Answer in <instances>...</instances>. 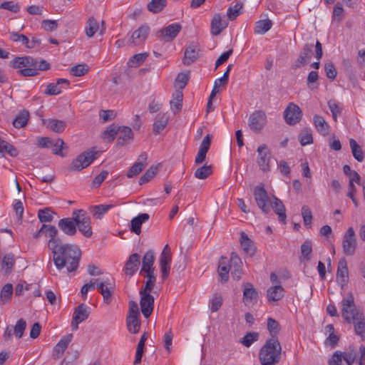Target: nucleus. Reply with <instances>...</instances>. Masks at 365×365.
<instances>
[{
	"instance_id": "nucleus-1",
	"label": "nucleus",
	"mask_w": 365,
	"mask_h": 365,
	"mask_svg": "<svg viewBox=\"0 0 365 365\" xmlns=\"http://www.w3.org/2000/svg\"><path fill=\"white\" fill-rule=\"evenodd\" d=\"M47 246L58 270L66 269L67 272H72L78 269L81 252L76 245L63 243L57 237L55 240L48 241Z\"/></svg>"
},
{
	"instance_id": "nucleus-2",
	"label": "nucleus",
	"mask_w": 365,
	"mask_h": 365,
	"mask_svg": "<svg viewBox=\"0 0 365 365\" xmlns=\"http://www.w3.org/2000/svg\"><path fill=\"white\" fill-rule=\"evenodd\" d=\"M341 304L343 318L346 322L354 324L355 334L360 336L364 340L365 339V317L363 312L356 307L352 294L349 293L341 300Z\"/></svg>"
},
{
	"instance_id": "nucleus-3",
	"label": "nucleus",
	"mask_w": 365,
	"mask_h": 365,
	"mask_svg": "<svg viewBox=\"0 0 365 365\" xmlns=\"http://www.w3.org/2000/svg\"><path fill=\"white\" fill-rule=\"evenodd\" d=\"M10 66L19 68L17 73L24 77L36 76L39 71H47L51 65L44 59L34 58L30 56H18L10 61Z\"/></svg>"
},
{
	"instance_id": "nucleus-4",
	"label": "nucleus",
	"mask_w": 365,
	"mask_h": 365,
	"mask_svg": "<svg viewBox=\"0 0 365 365\" xmlns=\"http://www.w3.org/2000/svg\"><path fill=\"white\" fill-rule=\"evenodd\" d=\"M282 346L277 338L267 339L259 353L262 365H275L281 359Z\"/></svg>"
},
{
	"instance_id": "nucleus-5",
	"label": "nucleus",
	"mask_w": 365,
	"mask_h": 365,
	"mask_svg": "<svg viewBox=\"0 0 365 365\" xmlns=\"http://www.w3.org/2000/svg\"><path fill=\"white\" fill-rule=\"evenodd\" d=\"M72 215L79 232L86 237H91L93 235L91 227V219L87 212L82 209L76 210L73 212Z\"/></svg>"
},
{
	"instance_id": "nucleus-6",
	"label": "nucleus",
	"mask_w": 365,
	"mask_h": 365,
	"mask_svg": "<svg viewBox=\"0 0 365 365\" xmlns=\"http://www.w3.org/2000/svg\"><path fill=\"white\" fill-rule=\"evenodd\" d=\"M98 152L93 148L78 155L71 163L68 168L70 171H81L89 166L96 158Z\"/></svg>"
},
{
	"instance_id": "nucleus-7",
	"label": "nucleus",
	"mask_w": 365,
	"mask_h": 365,
	"mask_svg": "<svg viewBox=\"0 0 365 365\" xmlns=\"http://www.w3.org/2000/svg\"><path fill=\"white\" fill-rule=\"evenodd\" d=\"M254 197L258 207L263 213L267 214L270 212L272 202L264 185H257L255 187L254 190Z\"/></svg>"
},
{
	"instance_id": "nucleus-8",
	"label": "nucleus",
	"mask_w": 365,
	"mask_h": 365,
	"mask_svg": "<svg viewBox=\"0 0 365 365\" xmlns=\"http://www.w3.org/2000/svg\"><path fill=\"white\" fill-rule=\"evenodd\" d=\"M90 315V308L85 304H81L74 309L71 327L72 330H77L78 324L86 320Z\"/></svg>"
},
{
	"instance_id": "nucleus-9",
	"label": "nucleus",
	"mask_w": 365,
	"mask_h": 365,
	"mask_svg": "<svg viewBox=\"0 0 365 365\" xmlns=\"http://www.w3.org/2000/svg\"><path fill=\"white\" fill-rule=\"evenodd\" d=\"M267 123V115L262 110H255L249 118L248 125L250 129L256 133H259Z\"/></svg>"
},
{
	"instance_id": "nucleus-10",
	"label": "nucleus",
	"mask_w": 365,
	"mask_h": 365,
	"mask_svg": "<svg viewBox=\"0 0 365 365\" xmlns=\"http://www.w3.org/2000/svg\"><path fill=\"white\" fill-rule=\"evenodd\" d=\"M343 251L346 255L351 256L356 248L355 232L353 227H349L344 235L342 241Z\"/></svg>"
},
{
	"instance_id": "nucleus-11",
	"label": "nucleus",
	"mask_w": 365,
	"mask_h": 365,
	"mask_svg": "<svg viewBox=\"0 0 365 365\" xmlns=\"http://www.w3.org/2000/svg\"><path fill=\"white\" fill-rule=\"evenodd\" d=\"M243 297L242 302L246 307H251L257 302L259 294L253 284L250 282L242 284Z\"/></svg>"
},
{
	"instance_id": "nucleus-12",
	"label": "nucleus",
	"mask_w": 365,
	"mask_h": 365,
	"mask_svg": "<svg viewBox=\"0 0 365 365\" xmlns=\"http://www.w3.org/2000/svg\"><path fill=\"white\" fill-rule=\"evenodd\" d=\"M151 292L140 291V305L143 315L148 318L153 312L154 307V297L150 294Z\"/></svg>"
},
{
	"instance_id": "nucleus-13",
	"label": "nucleus",
	"mask_w": 365,
	"mask_h": 365,
	"mask_svg": "<svg viewBox=\"0 0 365 365\" xmlns=\"http://www.w3.org/2000/svg\"><path fill=\"white\" fill-rule=\"evenodd\" d=\"M150 33V27L148 24H144L135 30L129 40L128 45L130 46H139L145 42Z\"/></svg>"
},
{
	"instance_id": "nucleus-14",
	"label": "nucleus",
	"mask_w": 365,
	"mask_h": 365,
	"mask_svg": "<svg viewBox=\"0 0 365 365\" xmlns=\"http://www.w3.org/2000/svg\"><path fill=\"white\" fill-rule=\"evenodd\" d=\"M302 115V113L300 108L293 103H289L284 111V120L289 125H295L299 123Z\"/></svg>"
},
{
	"instance_id": "nucleus-15",
	"label": "nucleus",
	"mask_w": 365,
	"mask_h": 365,
	"mask_svg": "<svg viewBox=\"0 0 365 365\" xmlns=\"http://www.w3.org/2000/svg\"><path fill=\"white\" fill-rule=\"evenodd\" d=\"M257 164L263 172L270 170V151L265 144L260 145L257 150Z\"/></svg>"
},
{
	"instance_id": "nucleus-16",
	"label": "nucleus",
	"mask_w": 365,
	"mask_h": 365,
	"mask_svg": "<svg viewBox=\"0 0 365 365\" xmlns=\"http://www.w3.org/2000/svg\"><path fill=\"white\" fill-rule=\"evenodd\" d=\"M231 275L235 280H240L242 275V262L240 257L235 253L232 252L229 261Z\"/></svg>"
},
{
	"instance_id": "nucleus-17",
	"label": "nucleus",
	"mask_w": 365,
	"mask_h": 365,
	"mask_svg": "<svg viewBox=\"0 0 365 365\" xmlns=\"http://www.w3.org/2000/svg\"><path fill=\"white\" fill-rule=\"evenodd\" d=\"M148 154L142 152L135 163L129 168L127 176L129 178L138 175L147 165Z\"/></svg>"
},
{
	"instance_id": "nucleus-18",
	"label": "nucleus",
	"mask_w": 365,
	"mask_h": 365,
	"mask_svg": "<svg viewBox=\"0 0 365 365\" xmlns=\"http://www.w3.org/2000/svg\"><path fill=\"white\" fill-rule=\"evenodd\" d=\"M181 28L182 27L180 24L174 23L160 29L158 33H160V36L162 39L165 41L169 42L173 41L177 36L181 30Z\"/></svg>"
},
{
	"instance_id": "nucleus-19",
	"label": "nucleus",
	"mask_w": 365,
	"mask_h": 365,
	"mask_svg": "<svg viewBox=\"0 0 365 365\" xmlns=\"http://www.w3.org/2000/svg\"><path fill=\"white\" fill-rule=\"evenodd\" d=\"M314 46L313 43H305L296 61V63L294 65V68H299L301 66H304L310 61L312 56Z\"/></svg>"
},
{
	"instance_id": "nucleus-20",
	"label": "nucleus",
	"mask_w": 365,
	"mask_h": 365,
	"mask_svg": "<svg viewBox=\"0 0 365 365\" xmlns=\"http://www.w3.org/2000/svg\"><path fill=\"white\" fill-rule=\"evenodd\" d=\"M227 26L228 21L222 20L221 14L216 13L214 14L210 23L211 34L213 36H217L220 34Z\"/></svg>"
},
{
	"instance_id": "nucleus-21",
	"label": "nucleus",
	"mask_w": 365,
	"mask_h": 365,
	"mask_svg": "<svg viewBox=\"0 0 365 365\" xmlns=\"http://www.w3.org/2000/svg\"><path fill=\"white\" fill-rule=\"evenodd\" d=\"M58 226L59 229L66 235L73 236L77 232L76 222L73 220V217L71 218L66 217L62 218L58 221Z\"/></svg>"
},
{
	"instance_id": "nucleus-22",
	"label": "nucleus",
	"mask_w": 365,
	"mask_h": 365,
	"mask_svg": "<svg viewBox=\"0 0 365 365\" xmlns=\"http://www.w3.org/2000/svg\"><path fill=\"white\" fill-rule=\"evenodd\" d=\"M140 264V257L137 253L130 255L125 262L124 272L126 275H133Z\"/></svg>"
},
{
	"instance_id": "nucleus-23",
	"label": "nucleus",
	"mask_w": 365,
	"mask_h": 365,
	"mask_svg": "<svg viewBox=\"0 0 365 365\" xmlns=\"http://www.w3.org/2000/svg\"><path fill=\"white\" fill-rule=\"evenodd\" d=\"M336 278L341 287L345 286L349 281V272L347 262L345 258L339 259L337 267Z\"/></svg>"
},
{
	"instance_id": "nucleus-24",
	"label": "nucleus",
	"mask_w": 365,
	"mask_h": 365,
	"mask_svg": "<svg viewBox=\"0 0 365 365\" xmlns=\"http://www.w3.org/2000/svg\"><path fill=\"white\" fill-rule=\"evenodd\" d=\"M212 135L207 134L200 143L198 153L195 157V163L196 164L202 163L206 158V154L211 145Z\"/></svg>"
},
{
	"instance_id": "nucleus-25",
	"label": "nucleus",
	"mask_w": 365,
	"mask_h": 365,
	"mask_svg": "<svg viewBox=\"0 0 365 365\" xmlns=\"http://www.w3.org/2000/svg\"><path fill=\"white\" fill-rule=\"evenodd\" d=\"M117 144L123 146L128 143L133 138L132 129L128 126H118Z\"/></svg>"
},
{
	"instance_id": "nucleus-26",
	"label": "nucleus",
	"mask_w": 365,
	"mask_h": 365,
	"mask_svg": "<svg viewBox=\"0 0 365 365\" xmlns=\"http://www.w3.org/2000/svg\"><path fill=\"white\" fill-rule=\"evenodd\" d=\"M199 49L197 46L191 44L187 46L184 53L182 63L185 66H189L194 63L199 57Z\"/></svg>"
},
{
	"instance_id": "nucleus-27",
	"label": "nucleus",
	"mask_w": 365,
	"mask_h": 365,
	"mask_svg": "<svg viewBox=\"0 0 365 365\" xmlns=\"http://www.w3.org/2000/svg\"><path fill=\"white\" fill-rule=\"evenodd\" d=\"M58 232V231L55 226L43 224L39 230L34 235V238L38 239L41 234H44L46 237H49L48 241L55 240L57 238Z\"/></svg>"
},
{
	"instance_id": "nucleus-28",
	"label": "nucleus",
	"mask_w": 365,
	"mask_h": 365,
	"mask_svg": "<svg viewBox=\"0 0 365 365\" xmlns=\"http://www.w3.org/2000/svg\"><path fill=\"white\" fill-rule=\"evenodd\" d=\"M169 120V115L168 113H158L155 118L153 132L155 135L160 134L166 127Z\"/></svg>"
},
{
	"instance_id": "nucleus-29",
	"label": "nucleus",
	"mask_w": 365,
	"mask_h": 365,
	"mask_svg": "<svg viewBox=\"0 0 365 365\" xmlns=\"http://www.w3.org/2000/svg\"><path fill=\"white\" fill-rule=\"evenodd\" d=\"M150 218L148 213H141L133 217L130 221V230L132 232L139 235L141 232V225Z\"/></svg>"
},
{
	"instance_id": "nucleus-30",
	"label": "nucleus",
	"mask_w": 365,
	"mask_h": 365,
	"mask_svg": "<svg viewBox=\"0 0 365 365\" xmlns=\"http://www.w3.org/2000/svg\"><path fill=\"white\" fill-rule=\"evenodd\" d=\"M155 260L154 252L153 250L147 251L143 257L142 262V267L140 272V274H143L144 272L155 271L153 267Z\"/></svg>"
},
{
	"instance_id": "nucleus-31",
	"label": "nucleus",
	"mask_w": 365,
	"mask_h": 365,
	"mask_svg": "<svg viewBox=\"0 0 365 365\" xmlns=\"http://www.w3.org/2000/svg\"><path fill=\"white\" fill-rule=\"evenodd\" d=\"M73 339V334H68L66 336H63L55 346L53 349V356L56 358H60L65 350L67 349L68 344Z\"/></svg>"
},
{
	"instance_id": "nucleus-32",
	"label": "nucleus",
	"mask_w": 365,
	"mask_h": 365,
	"mask_svg": "<svg viewBox=\"0 0 365 365\" xmlns=\"http://www.w3.org/2000/svg\"><path fill=\"white\" fill-rule=\"evenodd\" d=\"M230 271V267L227 258L221 257L219 260L217 272L222 282H227L228 281Z\"/></svg>"
},
{
	"instance_id": "nucleus-33",
	"label": "nucleus",
	"mask_w": 365,
	"mask_h": 365,
	"mask_svg": "<svg viewBox=\"0 0 365 365\" xmlns=\"http://www.w3.org/2000/svg\"><path fill=\"white\" fill-rule=\"evenodd\" d=\"M284 295V289L279 284H275L269 287L267 292V297L269 302H277Z\"/></svg>"
},
{
	"instance_id": "nucleus-34",
	"label": "nucleus",
	"mask_w": 365,
	"mask_h": 365,
	"mask_svg": "<svg viewBox=\"0 0 365 365\" xmlns=\"http://www.w3.org/2000/svg\"><path fill=\"white\" fill-rule=\"evenodd\" d=\"M313 123L319 133L323 136L328 135L329 131V125L322 116L319 115H314L313 117Z\"/></svg>"
},
{
	"instance_id": "nucleus-35",
	"label": "nucleus",
	"mask_w": 365,
	"mask_h": 365,
	"mask_svg": "<svg viewBox=\"0 0 365 365\" xmlns=\"http://www.w3.org/2000/svg\"><path fill=\"white\" fill-rule=\"evenodd\" d=\"M240 244L244 252L250 256L255 254V247L253 242L249 238L248 235L242 232L240 234Z\"/></svg>"
},
{
	"instance_id": "nucleus-36",
	"label": "nucleus",
	"mask_w": 365,
	"mask_h": 365,
	"mask_svg": "<svg viewBox=\"0 0 365 365\" xmlns=\"http://www.w3.org/2000/svg\"><path fill=\"white\" fill-rule=\"evenodd\" d=\"M274 202L271 207L274 212L278 215L279 220L283 224L286 223V209L282 202L277 197L274 196Z\"/></svg>"
},
{
	"instance_id": "nucleus-37",
	"label": "nucleus",
	"mask_w": 365,
	"mask_h": 365,
	"mask_svg": "<svg viewBox=\"0 0 365 365\" xmlns=\"http://www.w3.org/2000/svg\"><path fill=\"white\" fill-rule=\"evenodd\" d=\"M171 256L166 255H160L159 259L160 271L162 273V279L163 280L166 279L169 274L170 270V264H171Z\"/></svg>"
},
{
	"instance_id": "nucleus-38",
	"label": "nucleus",
	"mask_w": 365,
	"mask_h": 365,
	"mask_svg": "<svg viewBox=\"0 0 365 365\" xmlns=\"http://www.w3.org/2000/svg\"><path fill=\"white\" fill-rule=\"evenodd\" d=\"M183 95L182 91H177L173 96V100L170 101V109L174 114L179 113L182 107Z\"/></svg>"
},
{
	"instance_id": "nucleus-39",
	"label": "nucleus",
	"mask_w": 365,
	"mask_h": 365,
	"mask_svg": "<svg viewBox=\"0 0 365 365\" xmlns=\"http://www.w3.org/2000/svg\"><path fill=\"white\" fill-rule=\"evenodd\" d=\"M46 127L49 130L59 133H62L65 130L66 123L62 120L50 118L46 120Z\"/></svg>"
},
{
	"instance_id": "nucleus-40",
	"label": "nucleus",
	"mask_w": 365,
	"mask_h": 365,
	"mask_svg": "<svg viewBox=\"0 0 365 365\" xmlns=\"http://www.w3.org/2000/svg\"><path fill=\"white\" fill-rule=\"evenodd\" d=\"M99 29V24L98 21L93 17L91 16L87 22L85 28L86 34L88 38L93 37L94 34Z\"/></svg>"
},
{
	"instance_id": "nucleus-41",
	"label": "nucleus",
	"mask_w": 365,
	"mask_h": 365,
	"mask_svg": "<svg viewBox=\"0 0 365 365\" xmlns=\"http://www.w3.org/2000/svg\"><path fill=\"white\" fill-rule=\"evenodd\" d=\"M167 6V0H151L147 5L148 10L153 14H158Z\"/></svg>"
},
{
	"instance_id": "nucleus-42",
	"label": "nucleus",
	"mask_w": 365,
	"mask_h": 365,
	"mask_svg": "<svg viewBox=\"0 0 365 365\" xmlns=\"http://www.w3.org/2000/svg\"><path fill=\"white\" fill-rule=\"evenodd\" d=\"M113 207V205H94L90 207V211L94 217L101 219L104 215V214L106 213Z\"/></svg>"
},
{
	"instance_id": "nucleus-43",
	"label": "nucleus",
	"mask_w": 365,
	"mask_h": 365,
	"mask_svg": "<svg viewBox=\"0 0 365 365\" xmlns=\"http://www.w3.org/2000/svg\"><path fill=\"white\" fill-rule=\"evenodd\" d=\"M4 153H8L11 157H16L19 154L17 149L14 145L1 139L0 140V154L1 156L4 155Z\"/></svg>"
},
{
	"instance_id": "nucleus-44",
	"label": "nucleus",
	"mask_w": 365,
	"mask_h": 365,
	"mask_svg": "<svg viewBox=\"0 0 365 365\" xmlns=\"http://www.w3.org/2000/svg\"><path fill=\"white\" fill-rule=\"evenodd\" d=\"M29 113L27 110L21 111L13 120V125L16 128L24 127L29 120Z\"/></svg>"
},
{
	"instance_id": "nucleus-45",
	"label": "nucleus",
	"mask_w": 365,
	"mask_h": 365,
	"mask_svg": "<svg viewBox=\"0 0 365 365\" xmlns=\"http://www.w3.org/2000/svg\"><path fill=\"white\" fill-rule=\"evenodd\" d=\"M148 56V53L135 54L128 61V66L131 68H137L143 63Z\"/></svg>"
},
{
	"instance_id": "nucleus-46",
	"label": "nucleus",
	"mask_w": 365,
	"mask_h": 365,
	"mask_svg": "<svg viewBox=\"0 0 365 365\" xmlns=\"http://www.w3.org/2000/svg\"><path fill=\"white\" fill-rule=\"evenodd\" d=\"M272 26V22L270 19H267L259 20L256 22L255 32L259 34H264L268 31Z\"/></svg>"
},
{
	"instance_id": "nucleus-47",
	"label": "nucleus",
	"mask_w": 365,
	"mask_h": 365,
	"mask_svg": "<svg viewBox=\"0 0 365 365\" xmlns=\"http://www.w3.org/2000/svg\"><path fill=\"white\" fill-rule=\"evenodd\" d=\"M15 264L14 255L12 253L6 255L1 262V269L5 270L6 274L11 273L13 266Z\"/></svg>"
},
{
	"instance_id": "nucleus-48",
	"label": "nucleus",
	"mask_w": 365,
	"mask_h": 365,
	"mask_svg": "<svg viewBox=\"0 0 365 365\" xmlns=\"http://www.w3.org/2000/svg\"><path fill=\"white\" fill-rule=\"evenodd\" d=\"M349 144L354 158L357 161L362 162L364 160V156L360 145H359L356 141L352 138L349 140Z\"/></svg>"
},
{
	"instance_id": "nucleus-49",
	"label": "nucleus",
	"mask_w": 365,
	"mask_h": 365,
	"mask_svg": "<svg viewBox=\"0 0 365 365\" xmlns=\"http://www.w3.org/2000/svg\"><path fill=\"white\" fill-rule=\"evenodd\" d=\"M144 273L145 274H143V275L147 278V281L144 288L141 289L140 291L151 292L156 282V275L155 274V271L147 272Z\"/></svg>"
},
{
	"instance_id": "nucleus-50",
	"label": "nucleus",
	"mask_w": 365,
	"mask_h": 365,
	"mask_svg": "<svg viewBox=\"0 0 365 365\" xmlns=\"http://www.w3.org/2000/svg\"><path fill=\"white\" fill-rule=\"evenodd\" d=\"M299 141L302 146L312 143L313 137L310 128H304L301 131L298 137Z\"/></svg>"
},
{
	"instance_id": "nucleus-51",
	"label": "nucleus",
	"mask_w": 365,
	"mask_h": 365,
	"mask_svg": "<svg viewBox=\"0 0 365 365\" xmlns=\"http://www.w3.org/2000/svg\"><path fill=\"white\" fill-rule=\"evenodd\" d=\"M267 329L271 335V338H277V334L280 330L279 322L272 317L267 319Z\"/></svg>"
},
{
	"instance_id": "nucleus-52",
	"label": "nucleus",
	"mask_w": 365,
	"mask_h": 365,
	"mask_svg": "<svg viewBox=\"0 0 365 365\" xmlns=\"http://www.w3.org/2000/svg\"><path fill=\"white\" fill-rule=\"evenodd\" d=\"M212 173V165H203L195 170L194 175L197 179L204 180L208 178Z\"/></svg>"
},
{
	"instance_id": "nucleus-53",
	"label": "nucleus",
	"mask_w": 365,
	"mask_h": 365,
	"mask_svg": "<svg viewBox=\"0 0 365 365\" xmlns=\"http://www.w3.org/2000/svg\"><path fill=\"white\" fill-rule=\"evenodd\" d=\"M158 170V166H150L146 172L140 178L139 184L143 185L149 182L157 173Z\"/></svg>"
},
{
	"instance_id": "nucleus-54",
	"label": "nucleus",
	"mask_w": 365,
	"mask_h": 365,
	"mask_svg": "<svg viewBox=\"0 0 365 365\" xmlns=\"http://www.w3.org/2000/svg\"><path fill=\"white\" fill-rule=\"evenodd\" d=\"M242 6V3L237 2L234 6L229 7L227 12L229 20L233 21L240 16Z\"/></svg>"
},
{
	"instance_id": "nucleus-55",
	"label": "nucleus",
	"mask_w": 365,
	"mask_h": 365,
	"mask_svg": "<svg viewBox=\"0 0 365 365\" xmlns=\"http://www.w3.org/2000/svg\"><path fill=\"white\" fill-rule=\"evenodd\" d=\"M259 339V334L257 332H247L241 339L240 342L246 347H250L255 341Z\"/></svg>"
},
{
	"instance_id": "nucleus-56",
	"label": "nucleus",
	"mask_w": 365,
	"mask_h": 365,
	"mask_svg": "<svg viewBox=\"0 0 365 365\" xmlns=\"http://www.w3.org/2000/svg\"><path fill=\"white\" fill-rule=\"evenodd\" d=\"M13 294V286L11 284H5L0 293V299L3 303L8 302Z\"/></svg>"
},
{
	"instance_id": "nucleus-57",
	"label": "nucleus",
	"mask_w": 365,
	"mask_h": 365,
	"mask_svg": "<svg viewBox=\"0 0 365 365\" xmlns=\"http://www.w3.org/2000/svg\"><path fill=\"white\" fill-rule=\"evenodd\" d=\"M126 325L130 333L136 334L140 330V321L139 319L126 318Z\"/></svg>"
},
{
	"instance_id": "nucleus-58",
	"label": "nucleus",
	"mask_w": 365,
	"mask_h": 365,
	"mask_svg": "<svg viewBox=\"0 0 365 365\" xmlns=\"http://www.w3.org/2000/svg\"><path fill=\"white\" fill-rule=\"evenodd\" d=\"M118 126L113 124L104 130L102 136L104 139H108L109 142H112L118 134Z\"/></svg>"
},
{
	"instance_id": "nucleus-59",
	"label": "nucleus",
	"mask_w": 365,
	"mask_h": 365,
	"mask_svg": "<svg viewBox=\"0 0 365 365\" xmlns=\"http://www.w3.org/2000/svg\"><path fill=\"white\" fill-rule=\"evenodd\" d=\"M53 212L49 208L39 210L38 217L41 222H50L53 220Z\"/></svg>"
},
{
	"instance_id": "nucleus-60",
	"label": "nucleus",
	"mask_w": 365,
	"mask_h": 365,
	"mask_svg": "<svg viewBox=\"0 0 365 365\" xmlns=\"http://www.w3.org/2000/svg\"><path fill=\"white\" fill-rule=\"evenodd\" d=\"M110 280V284L105 287L101 292V295L103 296V300L106 304H110L111 301V297L113 292V284Z\"/></svg>"
},
{
	"instance_id": "nucleus-61",
	"label": "nucleus",
	"mask_w": 365,
	"mask_h": 365,
	"mask_svg": "<svg viewBox=\"0 0 365 365\" xmlns=\"http://www.w3.org/2000/svg\"><path fill=\"white\" fill-rule=\"evenodd\" d=\"M26 327V321L23 319H20L16 322V324L14 327V334L18 338L20 339L22 337Z\"/></svg>"
},
{
	"instance_id": "nucleus-62",
	"label": "nucleus",
	"mask_w": 365,
	"mask_h": 365,
	"mask_svg": "<svg viewBox=\"0 0 365 365\" xmlns=\"http://www.w3.org/2000/svg\"><path fill=\"white\" fill-rule=\"evenodd\" d=\"M312 252V243L310 241H305L301 246V252L303 258L306 261L311 259L310 255Z\"/></svg>"
},
{
	"instance_id": "nucleus-63",
	"label": "nucleus",
	"mask_w": 365,
	"mask_h": 365,
	"mask_svg": "<svg viewBox=\"0 0 365 365\" xmlns=\"http://www.w3.org/2000/svg\"><path fill=\"white\" fill-rule=\"evenodd\" d=\"M65 143L61 138H58L56 141L53 140V153L61 157H64L65 154L63 153L62 150L64 148Z\"/></svg>"
},
{
	"instance_id": "nucleus-64",
	"label": "nucleus",
	"mask_w": 365,
	"mask_h": 365,
	"mask_svg": "<svg viewBox=\"0 0 365 365\" xmlns=\"http://www.w3.org/2000/svg\"><path fill=\"white\" fill-rule=\"evenodd\" d=\"M324 71L327 77L331 80H334L337 74L336 67L334 64L331 61L325 63Z\"/></svg>"
}]
</instances>
